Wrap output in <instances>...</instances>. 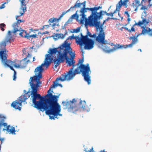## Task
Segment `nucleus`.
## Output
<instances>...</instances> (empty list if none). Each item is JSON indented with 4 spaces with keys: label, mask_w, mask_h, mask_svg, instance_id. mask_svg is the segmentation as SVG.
Returning a JSON list of instances; mask_svg holds the SVG:
<instances>
[{
    "label": "nucleus",
    "mask_w": 152,
    "mask_h": 152,
    "mask_svg": "<svg viewBox=\"0 0 152 152\" xmlns=\"http://www.w3.org/2000/svg\"><path fill=\"white\" fill-rule=\"evenodd\" d=\"M39 90L31 88L26 92V95L31 96V99L32 102L31 105L40 111L42 112L45 111L46 114L49 116L50 119L54 120V116L51 115L50 111L47 100L45 99V97H43L42 98L41 95L38 93Z\"/></svg>",
    "instance_id": "f257e3e1"
},
{
    "label": "nucleus",
    "mask_w": 152,
    "mask_h": 152,
    "mask_svg": "<svg viewBox=\"0 0 152 152\" xmlns=\"http://www.w3.org/2000/svg\"><path fill=\"white\" fill-rule=\"evenodd\" d=\"M53 89L50 88L48 90V94L43 97H45V99L47 100V102L49 107L51 115L54 116V120L56 118L58 119V116H62V115L60 113L61 111V107L58 102V99L60 94L58 95H53Z\"/></svg>",
    "instance_id": "f03ea898"
},
{
    "label": "nucleus",
    "mask_w": 152,
    "mask_h": 152,
    "mask_svg": "<svg viewBox=\"0 0 152 152\" xmlns=\"http://www.w3.org/2000/svg\"><path fill=\"white\" fill-rule=\"evenodd\" d=\"M45 66V64H42L35 68L34 70L35 75L31 77L29 80V84L31 88L39 90L42 84L40 80L42 77V73L44 70L43 67Z\"/></svg>",
    "instance_id": "7ed1b4c3"
},
{
    "label": "nucleus",
    "mask_w": 152,
    "mask_h": 152,
    "mask_svg": "<svg viewBox=\"0 0 152 152\" xmlns=\"http://www.w3.org/2000/svg\"><path fill=\"white\" fill-rule=\"evenodd\" d=\"M100 34L96 40V42L99 44L98 47L106 53H109L114 50V47L111 49H110V43L105 39L104 32V31Z\"/></svg>",
    "instance_id": "20e7f679"
},
{
    "label": "nucleus",
    "mask_w": 152,
    "mask_h": 152,
    "mask_svg": "<svg viewBox=\"0 0 152 152\" xmlns=\"http://www.w3.org/2000/svg\"><path fill=\"white\" fill-rule=\"evenodd\" d=\"M83 62L84 59L83 57H82L79 60L78 64L80 66V71L84 80L87 82L89 85L91 83V76L90 75L91 72L89 64L88 63L86 65L83 64Z\"/></svg>",
    "instance_id": "39448f33"
},
{
    "label": "nucleus",
    "mask_w": 152,
    "mask_h": 152,
    "mask_svg": "<svg viewBox=\"0 0 152 152\" xmlns=\"http://www.w3.org/2000/svg\"><path fill=\"white\" fill-rule=\"evenodd\" d=\"M71 44V43H68L66 40H65L61 44L62 50H63L62 52L63 58L65 60L70 58H75V51L72 52L70 46Z\"/></svg>",
    "instance_id": "423d86ee"
},
{
    "label": "nucleus",
    "mask_w": 152,
    "mask_h": 152,
    "mask_svg": "<svg viewBox=\"0 0 152 152\" xmlns=\"http://www.w3.org/2000/svg\"><path fill=\"white\" fill-rule=\"evenodd\" d=\"M65 60L63 58H57L56 56L54 57L52 55L51 58V56L49 54H47L45 56V58L44 61V64L46 67L48 68L52 62L54 63V67L53 68H56L61 63L64 62Z\"/></svg>",
    "instance_id": "0eeeda50"
},
{
    "label": "nucleus",
    "mask_w": 152,
    "mask_h": 152,
    "mask_svg": "<svg viewBox=\"0 0 152 152\" xmlns=\"http://www.w3.org/2000/svg\"><path fill=\"white\" fill-rule=\"evenodd\" d=\"M89 20V26L95 27L98 23H100V20L102 19L99 12H94L88 17Z\"/></svg>",
    "instance_id": "6e6552de"
},
{
    "label": "nucleus",
    "mask_w": 152,
    "mask_h": 152,
    "mask_svg": "<svg viewBox=\"0 0 152 152\" xmlns=\"http://www.w3.org/2000/svg\"><path fill=\"white\" fill-rule=\"evenodd\" d=\"M87 30L86 34L83 37V39H85V43L87 44V46L85 47V49H92L94 47L95 40L88 37H91L92 34L88 31L87 26H86Z\"/></svg>",
    "instance_id": "1a4fd4ad"
},
{
    "label": "nucleus",
    "mask_w": 152,
    "mask_h": 152,
    "mask_svg": "<svg viewBox=\"0 0 152 152\" xmlns=\"http://www.w3.org/2000/svg\"><path fill=\"white\" fill-rule=\"evenodd\" d=\"M77 65L78 66L76 68L67 74H65V75L62 74L61 76L63 77H64L65 78H66L67 80H70L72 79L76 75L80 74L81 72L80 69V66L79 64H77Z\"/></svg>",
    "instance_id": "9d476101"
},
{
    "label": "nucleus",
    "mask_w": 152,
    "mask_h": 152,
    "mask_svg": "<svg viewBox=\"0 0 152 152\" xmlns=\"http://www.w3.org/2000/svg\"><path fill=\"white\" fill-rule=\"evenodd\" d=\"M62 47L61 45L58 48H52L49 49V50L48 52L49 53H52L53 54H55L57 53V58H63Z\"/></svg>",
    "instance_id": "9b49d317"
},
{
    "label": "nucleus",
    "mask_w": 152,
    "mask_h": 152,
    "mask_svg": "<svg viewBox=\"0 0 152 152\" xmlns=\"http://www.w3.org/2000/svg\"><path fill=\"white\" fill-rule=\"evenodd\" d=\"M75 58H70L65 60L66 63L67 64V66L69 67L72 66V67L70 69L68 72L65 73L64 75H65V74H67L69 72H72L74 70V68L77 65L75 64V61L74 60Z\"/></svg>",
    "instance_id": "f8f14e48"
},
{
    "label": "nucleus",
    "mask_w": 152,
    "mask_h": 152,
    "mask_svg": "<svg viewBox=\"0 0 152 152\" xmlns=\"http://www.w3.org/2000/svg\"><path fill=\"white\" fill-rule=\"evenodd\" d=\"M8 50L6 48L0 49V60L2 64L6 63L8 57Z\"/></svg>",
    "instance_id": "ddd939ff"
},
{
    "label": "nucleus",
    "mask_w": 152,
    "mask_h": 152,
    "mask_svg": "<svg viewBox=\"0 0 152 152\" xmlns=\"http://www.w3.org/2000/svg\"><path fill=\"white\" fill-rule=\"evenodd\" d=\"M19 98L20 99L18 101L16 100L13 102L11 104V106L15 109L18 110H19L20 111L21 110V107H19V105L21 106L22 103L23 101L22 100L23 97L22 96H20Z\"/></svg>",
    "instance_id": "4468645a"
},
{
    "label": "nucleus",
    "mask_w": 152,
    "mask_h": 152,
    "mask_svg": "<svg viewBox=\"0 0 152 152\" xmlns=\"http://www.w3.org/2000/svg\"><path fill=\"white\" fill-rule=\"evenodd\" d=\"M128 1V0H124V1H123L122 0H120L116 5V8L115 10V13L116 12L118 11L119 12L120 9L122 5L124 6L125 8H127L128 6L127 3Z\"/></svg>",
    "instance_id": "2eb2a0df"
},
{
    "label": "nucleus",
    "mask_w": 152,
    "mask_h": 152,
    "mask_svg": "<svg viewBox=\"0 0 152 152\" xmlns=\"http://www.w3.org/2000/svg\"><path fill=\"white\" fill-rule=\"evenodd\" d=\"M141 28H142L141 32V34L142 35H144L147 34L149 36H152V29L148 27V29H147L144 26H142Z\"/></svg>",
    "instance_id": "dca6fc26"
},
{
    "label": "nucleus",
    "mask_w": 152,
    "mask_h": 152,
    "mask_svg": "<svg viewBox=\"0 0 152 152\" xmlns=\"http://www.w3.org/2000/svg\"><path fill=\"white\" fill-rule=\"evenodd\" d=\"M66 80V78H65L64 77H60L57 78L56 79V80L53 82V84L51 85L50 88H54L57 87V86L56 85V82H58L59 80H60L61 82H64Z\"/></svg>",
    "instance_id": "f3484780"
},
{
    "label": "nucleus",
    "mask_w": 152,
    "mask_h": 152,
    "mask_svg": "<svg viewBox=\"0 0 152 152\" xmlns=\"http://www.w3.org/2000/svg\"><path fill=\"white\" fill-rule=\"evenodd\" d=\"M134 44L132 42L129 45H120L118 44H115V50L117 49H122L123 48H126L128 47H132Z\"/></svg>",
    "instance_id": "a211bd4d"
},
{
    "label": "nucleus",
    "mask_w": 152,
    "mask_h": 152,
    "mask_svg": "<svg viewBox=\"0 0 152 152\" xmlns=\"http://www.w3.org/2000/svg\"><path fill=\"white\" fill-rule=\"evenodd\" d=\"M80 107L82 108L83 111L88 112L90 111V109L89 108L85 107V105L86 104V102L85 100L82 101L81 99H80V102H79Z\"/></svg>",
    "instance_id": "6ab92c4d"
},
{
    "label": "nucleus",
    "mask_w": 152,
    "mask_h": 152,
    "mask_svg": "<svg viewBox=\"0 0 152 152\" xmlns=\"http://www.w3.org/2000/svg\"><path fill=\"white\" fill-rule=\"evenodd\" d=\"M62 104L64 106H66L65 108L66 109L67 108V105H69L70 106V107L68 108V111L69 112H71L72 110L74 108V106L72 105L71 104H70V101L69 102L67 101V100H66V102H65L64 101H63L62 102Z\"/></svg>",
    "instance_id": "aec40b11"
},
{
    "label": "nucleus",
    "mask_w": 152,
    "mask_h": 152,
    "mask_svg": "<svg viewBox=\"0 0 152 152\" xmlns=\"http://www.w3.org/2000/svg\"><path fill=\"white\" fill-rule=\"evenodd\" d=\"M110 19V17H108L107 18V19L104 20L102 22V23H101V22H100V23H98L97 24V26H96L95 27H96V28H97V29L99 30L100 29V30H101L102 31H104V30H103V26L104 24V23H105L106 21H108Z\"/></svg>",
    "instance_id": "412c9836"
},
{
    "label": "nucleus",
    "mask_w": 152,
    "mask_h": 152,
    "mask_svg": "<svg viewBox=\"0 0 152 152\" xmlns=\"http://www.w3.org/2000/svg\"><path fill=\"white\" fill-rule=\"evenodd\" d=\"M81 37H80L79 36H77V39L78 40L79 43V45H84V43H85V39H83V37L84 36L81 33L80 34Z\"/></svg>",
    "instance_id": "4be33fe9"
},
{
    "label": "nucleus",
    "mask_w": 152,
    "mask_h": 152,
    "mask_svg": "<svg viewBox=\"0 0 152 152\" xmlns=\"http://www.w3.org/2000/svg\"><path fill=\"white\" fill-rule=\"evenodd\" d=\"M80 0H77L75 3V5L73 6L74 9L76 8H80L81 5H83V6L85 5L86 3V1H84L82 3H80Z\"/></svg>",
    "instance_id": "5701e85b"
},
{
    "label": "nucleus",
    "mask_w": 152,
    "mask_h": 152,
    "mask_svg": "<svg viewBox=\"0 0 152 152\" xmlns=\"http://www.w3.org/2000/svg\"><path fill=\"white\" fill-rule=\"evenodd\" d=\"M23 92L25 94L22 96V97H23L22 100L23 101V104H27V102L26 101L28 98L30 97V95H28V94L26 95V91L25 90H24Z\"/></svg>",
    "instance_id": "b1692460"
},
{
    "label": "nucleus",
    "mask_w": 152,
    "mask_h": 152,
    "mask_svg": "<svg viewBox=\"0 0 152 152\" xmlns=\"http://www.w3.org/2000/svg\"><path fill=\"white\" fill-rule=\"evenodd\" d=\"M96 30L97 32L98 31H99V33H97V34L98 36H96V33H94L93 35L92 34V36L91 37V38H94L96 40H96L98 37L99 36L100 34V33H101L102 32H103L104 31H102L100 29H99V30L97 29L96 28Z\"/></svg>",
    "instance_id": "393cba45"
},
{
    "label": "nucleus",
    "mask_w": 152,
    "mask_h": 152,
    "mask_svg": "<svg viewBox=\"0 0 152 152\" xmlns=\"http://www.w3.org/2000/svg\"><path fill=\"white\" fill-rule=\"evenodd\" d=\"M77 36H74L73 34L71 36H69L67 38L66 40L67 41V40L69 39L70 40H72V39H75V43L77 44V45H79V42H78V40L77 39Z\"/></svg>",
    "instance_id": "a878e982"
},
{
    "label": "nucleus",
    "mask_w": 152,
    "mask_h": 152,
    "mask_svg": "<svg viewBox=\"0 0 152 152\" xmlns=\"http://www.w3.org/2000/svg\"><path fill=\"white\" fill-rule=\"evenodd\" d=\"M3 65L5 67H7L9 68L10 69L13 71L14 72L15 71H16L14 69L12 65H10V64H7L6 62Z\"/></svg>",
    "instance_id": "bb28decb"
},
{
    "label": "nucleus",
    "mask_w": 152,
    "mask_h": 152,
    "mask_svg": "<svg viewBox=\"0 0 152 152\" xmlns=\"http://www.w3.org/2000/svg\"><path fill=\"white\" fill-rule=\"evenodd\" d=\"M86 4L85 5L83 6V7L80 9V14H85V13L87 12L86 10Z\"/></svg>",
    "instance_id": "cd10ccee"
},
{
    "label": "nucleus",
    "mask_w": 152,
    "mask_h": 152,
    "mask_svg": "<svg viewBox=\"0 0 152 152\" xmlns=\"http://www.w3.org/2000/svg\"><path fill=\"white\" fill-rule=\"evenodd\" d=\"M80 27H78L76 28L73 29V31H71L70 32L72 33H78L80 31Z\"/></svg>",
    "instance_id": "c85d7f7f"
},
{
    "label": "nucleus",
    "mask_w": 152,
    "mask_h": 152,
    "mask_svg": "<svg viewBox=\"0 0 152 152\" xmlns=\"http://www.w3.org/2000/svg\"><path fill=\"white\" fill-rule=\"evenodd\" d=\"M80 50H81V52L82 53V54H84V53H85L84 51H83V46H84V49L85 50H90L91 49H85V46H87V44L86 43H84V45L83 44V45H80Z\"/></svg>",
    "instance_id": "c756f323"
},
{
    "label": "nucleus",
    "mask_w": 152,
    "mask_h": 152,
    "mask_svg": "<svg viewBox=\"0 0 152 152\" xmlns=\"http://www.w3.org/2000/svg\"><path fill=\"white\" fill-rule=\"evenodd\" d=\"M7 45L5 42H4L3 41L0 42V48H6Z\"/></svg>",
    "instance_id": "7c9ffc66"
},
{
    "label": "nucleus",
    "mask_w": 152,
    "mask_h": 152,
    "mask_svg": "<svg viewBox=\"0 0 152 152\" xmlns=\"http://www.w3.org/2000/svg\"><path fill=\"white\" fill-rule=\"evenodd\" d=\"M141 18L142 19V22L143 23V24H144L145 25H147L149 23V20H147L145 18H144L142 16Z\"/></svg>",
    "instance_id": "2f4dec72"
},
{
    "label": "nucleus",
    "mask_w": 152,
    "mask_h": 152,
    "mask_svg": "<svg viewBox=\"0 0 152 152\" xmlns=\"http://www.w3.org/2000/svg\"><path fill=\"white\" fill-rule=\"evenodd\" d=\"M6 62L7 64H9L10 65H12L13 66V64L15 63V61H12L11 60L9 59H7V60L6 61Z\"/></svg>",
    "instance_id": "473e14b6"
},
{
    "label": "nucleus",
    "mask_w": 152,
    "mask_h": 152,
    "mask_svg": "<svg viewBox=\"0 0 152 152\" xmlns=\"http://www.w3.org/2000/svg\"><path fill=\"white\" fill-rule=\"evenodd\" d=\"M6 25L4 23H1L0 24V28L1 30L3 31L5 30L4 28H6Z\"/></svg>",
    "instance_id": "72a5a7b5"
},
{
    "label": "nucleus",
    "mask_w": 152,
    "mask_h": 152,
    "mask_svg": "<svg viewBox=\"0 0 152 152\" xmlns=\"http://www.w3.org/2000/svg\"><path fill=\"white\" fill-rule=\"evenodd\" d=\"M58 38H55L53 37V39L55 40H57L58 39L61 38L63 39L64 38V36H63V34L61 33V35H58Z\"/></svg>",
    "instance_id": "f704fd0d"
},
{
    "label": "nucleus",
    "mask_w": 152,
    "mask_h": 152,
    "mask_svg": "<svg viewBox=\"0 0 152 152\" xmlns=\"http://www.w3.org/2000/svg\"><path fill=\"white\" fill-rule=\"evenodd\" d=\"M101 17L102 19L103 17L102 16L104 15L105 14L106 15V11H103L102 10H100L99 12Z\"/></svg>",
    "instance_id": "c9c22d12"
},
{
    "label": "nucleus",
    "mask_w": 152,
    "mask_h": 152,
    "mask_svg": "<svg viewBox=\"0 0 152 152\" xmlns=\"http://www.w3.org/2000/svg\"><path fill=\"white\" fill-rule=\"evenodd\" d=\"M13 27V30L12 31V33H13L15 35L16 34V32L18 31H19L20 30H19L16 27Z\"/></svg>",
    "instance_id": "e433bc0d"
},
{
    "label": "nucleus",
    "mask_w": 152,
    "mask_h": 152,
    "mask_svg": "<svg viewBox=\"0 0 152 152\" xmlns=\"http://www.w3.org/2000/svg\"><path fill=\"white\" fill-rule=\"evenodd\" d=\"M6 127V129L3 128V131L6 130L7 132H10L11 129H10V128L11 127V126L10 125H7Z\"/></svg>",
    "instance_id": "4c0bfd02"
},
{
    "label": "nucleus",
    "mask_w": 152,
    "mask_h": 152,
    "mask_svg": "<svg viewBox=\"0 0 152 152\" xmlns=\"http://www.w3.org/2000/svg\"><path fill=\"white\" fill-rule=\"evenodd\" d=\"M26 7H23L22 8H21V9L22 10L23 12H20V15H19L20 17L23 15L24 14V13L26 12Z\"/></svg>",
    "instance_id": "58836bf2"
},
{
    "label": "nucleus",
    "mask_w": 152,
    "mask_h": 152,
    "mask_svg": "<svg viewBox=\"0 0 152 152\" xmlns=\"http://www.w3.org/2000/svg\"><path fill=\"white\" fill-rule=\"evenodd\" d=\"M124 28L130 32H131V31L135 32V31L134 28H133V27H132L131 29H129L128 28L126 27H124Z\"/></svg>",
    "instance_id": "ea45409f"
},
{
    "label": "nucleus",
    "mask_w": 152,
    "mask_h": 152,
    "mask_svg": "<svg viewBox=\"0 0 152 152\" xmlns=\"http://www.w3.org/2000/svg\"><path fill=\"white\" fill-rule=\"evenodd\" d=\"M27 31L25 30H22L19 33V35L20 37H23L24 35H23V34H26Z\"/></svg>",
    "instance_id": "a19ab883"
},
{
    "label": "nucleus",
    "mask_w": 152,
    "mask_h": 152,
    "mask_svg": "<svg viewBox=\"0 0 152 152\" xmlns=\"http://www.w3.org/2000/svg\"><path fill=\"white\" fill-rule=\"evenodd\" d=\"M138 41V39L137 38H136L134 37V38L132 39V43L134 45L135 44L137 43Z\"/></svg>",
    "instance_id": "79ce46f5"
},
{
    "label": "nucleus",
    "mask_w": 152,
    "mask_h": 152,
    "mask_svg": "<svg viewBox=\"0 0 152 152\" xmlns=\"http://www.w3.org/2000/svg\"><path fill=\"white\" fill-rule=\"evenodd\" d=\"M25 0H22L20 1V2L21 4V7L22 8L24 7H26V4H25Z\"/></svg>",
    "instance_id": "37998d69"
},
{
    "label": "nucleus",
    "mask_w": 152,
    "mask_h": 152,
    "mask_svg": "<svg viewBox=\"0 0 152 152\" xmlns=\"http://www.w3.org/2000/svg\"><path fill=\"white\" fill-rule=\"evenodd\" d=\"M102 8V7L100 6H99L98 7H94V12H97V11L99 9H101Z\"/></svg>",
    "instance_id": "c03bdc74"
},
{
    "label": "nucleus",
    "mask_w": 152,
    "mask_h": 152,
    "mask_svg": "<svg viewBox=\"0 0 152 152\" xmlns=\"http://www.w3.org/2000/svg\"><path fill=\"white\" fill-rule=\"evenodd\" d=\"M86 10H89L91 12V13H92L93 12H94V7H87L86 8Z\"/></svg>",
    "instance_id": "a18cd8bd"
},
{
    "label": "nucleus",
    "mask_w": 152,
    "mask_h": 152,
    "mask_svg": "<svg viewBox=\"0 0 152 152\" xmlns=\"http://www.w3.org/2000/svg\"><path fill=\"white\" fill-rule=\"evenodd\" d=\"M11 129L10 132H11V134H15V132L16 131H15V128L14 127H12V128L11 127Z\"/></svg>",
    "instance_id": "49530a36"
},
{
    "label": "nucleus",
    "mask_w": 152,
    "mask_h": 152,
    "mask_svg": "<svg viewBox=\"0 0 152 152\" xmlns=\"http://www.w3.org/2000/svg\"><path fill=\"white\" fill-rule=\"evenodd\" d=\"M13 66L16 68H21V66L20 64H17L15 63L13 64Z\"/></svg>",
    "instance_id": "de8ad7c7"
},
{
    "label": "nucleus",
    "mask_w": 152,
    "mask_h": 152,
    "mask_svg": "<svg viewBox=\"0 0 152 152\" xmlns=\"http://www.w3.org/2000/svg\"><path fill=\"white\" fill-rule=\"evenodd\" d=\"M79 17V15H76L75 19H76V21H77L78 22H80V23H82V24H83V21L82 23L81 22V20H79V19H78Z\"/></svg>",
    "instance_id": "09e8293b"
},
{
    "label": "nucleus",
    "mask_w": 152,
    "mask_h": 152,
    "mask_svg": "<svg viewBox=\"0 0 152 152\" xmlns=\"http://www.w3.org/2000/svg\"><path fill=\"white\" fill-rule=\"evenodd\" d=\"M80 16H81L80 19L81 20H83L86 18V15L85 14H80Z\"/></svg>",
    "instance_id": "8fccbe9b"
},
{
    "label": "nucleus",
    "mask_w": 152,
    "mask_h": 152,
    "mask_svg": "<svg viewBox=\"0 0 152 152\" xmlns=\"http://www.w3.org/2000/svg\"><path fill=\"white\" fill-rule=\"evenodd\" d=\"M30 33V32H27L26 34L25 35H24V36L23 37L24 38H26L28 39H29V36H30L29 35Z\"/></svg>",
    "instance_id": "3c124183"
},
{
    "label": "nucleus",
    "mask_w": 152,
    "mask_h": 152,
    "mask_svg": "<svg viewBox=\"0 0 152 152\" xmlns=\"http://www.w3.org/2000/svg\"><path fill=\"white\" fill-rule=\"evenodd\" d=\"M29 37V39H30V38H31L32 39H33V38H37L38 37H37V34H31Z\"/></svg>",
    "instance_id": "603ef678"
},
{
    "label": "nucleus",
    "mask_w": 152,
    "mask_h": 152,
    "mask_svg": "<svg viewBox=\"0 0 152 152\" xmlns=\"http://www.w3.org/2000/svg\"><path fill=\"white\" fill-rule=\"evenodd\" d=\"M114 14V12H110V13H107L106 12V15L107 16H110L112 17H113V14Z\"/></svg>",
    "instance_id": "864d4df0"
},
{
    "label": "nucleus",
    "mask_w": 152,
    "mask_h": 152,
    "mask_svg": "<svg viewBox=\"0 0 152 152\" xmlns=\"http://www.w3.org/2000/svg\"><path fill=\"white\" fill-rule=\"evenodd\" d=\"M20 65L21 66V69L24 68L26 67L27 66L26 63L25 62H24L23 64L21 63Z\"/></svg>",
    "instance_id": "5fc2aeb1"
},
{
    "label": "nucleus",
    "mask_w": 152,
    "mask_h": 152,
    "mask_svg": "<svg viewBox=\"0 0 152 152\" xmlns=\"http://www.w3.org/2000/svg\"><path fill=\"white\" fill-rule=\"evenodd\" d=\"M20 25V24H19L18 21H18H17V22L14 23L12 25V26L13 27H16V26H18V25Z\"/></svg>",
    "instance_id": "6e6d98bb"
},
{
    "label": "nucleus",
    "mask_w": 152,
    "mask_h": 152,
    "mask_svg": "<svg viewBox=\"0 0 152 152\" xmlns=\"http://www.w3.org/2000/svg\"><path fill=\"white\" fill-rule=\"evenodd\" d=\"M16 75V72L15 71V72H14V74L13 75V80L14 81H15L16 80L17 78Z\"/></svg>",
    "instance_id": "4d7b16f0"
},
{
    "label": "nucleus",
    "mask_w": 152,
    "mask_h": 152,
    "mask_svg": "<svg viewBox=\"0 0 152 152\" xmlns=\"http://www.w3.org/2000/svg\"><path fill=\"white\" fill-rule=\"evenodd\" d=\"M76 16V15L75 14H74L72 15L69 18L70 19V21L72 22V19H75Z\"/></svg>",
    "instance_id": "13d9d810"
},
{
    "label": "nucleus",
    "mask_w": 152,
    "mask_h": 152,
    "mask_svg": "<svg viewBox=\"0 0 152 152\" xmlns=\"http://www.w3.org/2000/svg\"><path fill=\"white\" fill-rule=\"evenodd\" d=\"M54 21L55 20H54V18H50L49 20L48 21V22L49 23H53L54 22H55Z\"/></svg>",
    "instance_id": "bf43d9fd"
},
{
    "label": "nucleus",
    "mask_w": 152,
    "mask_h": 152,
    "mask_svg": "<svg viewBox=\"0 0 152 152\" xmlns=\"http://www.w3.org/2000/svg\"><path fill=\"white\" fill-rule=\"evenodd\" d=\"M6 2H4V3L2 4L0 6V9H1L4 8L5 7V4H6Z\"/></svg>",
    "instance_id": "052dcab7"
},
{
    "label": "nucleus",
    "mask_w": 152,
    "mask_h": 152,
    "mask_svg": "<svg viewBox=\"0 0 152 152\" xmlns=\"http://www.w3.org/2000/svg\"><path fill=\"white\" fill-rule=\"evenodd\" d=\"M76 102V100L74 98L72 100H70V104H71L72 105V104L74 103L75 102Z\"/></svg>",
    "instance_id": "680f3d73"
},
{
    "label": "nucleus",
    "mask_w": 152,
    "mask_h": 152,
    "mask_svg": "<svg viewBox=\"0 0 152 152\" xmlns=\"http://www.w3.org/2000/svg\"><path fill=\"white\" fill-rule=\"evenodd\" d=\"M12 31H11L9 30L7 34L8 36H9V37H12Z\"/></svg>",
    "instance_id": "e2e57ef3"
},
{
    "label": "nucleus",
    "mask_w": 152,
    "mask_h": 152,
    "mask_svg": "<svg viewBox=\"0 0 152 152\" xmlns=\"http://www.w3.org/2000/svg\"><path fill=\"white\" fill-rule=\"evenodd\" d=\"M74 9L73 6H72L70 7V8L68 9L66 11H64L66 13L67 12H69L70 10H73V9Z\"/></svg>",
    "instance_id": "0e129e2a"
},
{
    "label": "nucleus",
    "mask_w": 152,
    "mask_h": 152,
    "mask_svg": "<svg viewBox=\"0 0 152 152\" xmlns=\"http://www.w3.org/2000/svg\"><path fill=\"white\" fill-rule=\"evenodd\" d=\"M148 8L147 7H146L145 6L142 5V7L140 9V10H147Z\"/></svg>",
    "instance_id": "69168bd1"
},
{
    "label": "nucleus",
    "mask_w": 152,
    "mask_h": 152,
    "mask_svg": "<svg viewBox=\"0 0 152 152\" xmlns=\"http://www.w3.org/2000/svg\"><path fill=\"white\" fill-rule=\"evenodd\" d=\"M66 13L65 12H63L62 14L60 16H59V19H61V18L64 16V15H65L66 14Z\"/></svg>",
    "instance_id": "338daca9"
},
{
    "label": "nucleus",
    "mask_w": 152,
    "mask_h": 152,
    "mask_svg": "<svg viewBox=\"0 0 152 152\" xmlns=\"http://www.w3.org/2000/svg\"><path fill=\"white\" fill-rule=\"evenodd\" d=\"M137 25L139 26H140L142 25H143V23L142 21H140L138 23H137Z\"/></svg>",
    "instance_id": "774afa93"
}]
</instances>
